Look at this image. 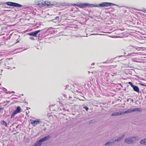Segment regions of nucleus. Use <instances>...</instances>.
I'll return each instance as SVG.
<instances>
[{"label":"nucleus","instance_id":"obj_1","mask_svg":"<svg viewBox=\"0 0 146 146\" xmlns=\"http://www.w3.org/2000/svg\"><path fill=\"white\" fill-rule=\"evenodd\" d=\"M110 6H116L120 7L119 6L117 5L110 2H104L99 3L98 4H93L87 3H84V8H86L87 7L90 8L92 7H108Z\"/></svg>","mask_w":146,"mask_h":146},{"label":"nucleus","instance_id":"obj_2","mask_svg":"<svg viewBox=\"0 0 146 146\" xmlns=\"http://www.w3.org/2000/svg\"><path fill=\"white\" fill-rule=\"evenodd\" d=\"M50 137V135H47L36 142L32 146H40L42 144V142L48 140Z\"/></svg>","mask_w":146,"mask_h":146},{"label":"nucleus","instance_id":"obj_3","mask_svg":"<svg viewBox=\"0 0 146 146\" xmlns=\"http://www.w3.org/2000/svg\"><path fill=\"white\" fill-rule=\"evenodd\" d=\"M3 3L6 4L7 5L9 6L16 7L17 8H20L23 7V5L21 4L12 2L8 1Z\"/></svg>","mask_w":146,"mask_h":146},{"label":"nucleus","instance_id":"obj_4","mask_svg":"<svg viewBox=\"0 0 146 146\" xmlns=\"http://www.w3.org/2000/svg\"><path fill=\"white\" fill-rule=\"evenodd\" d=\"M136 140H138L137 137H133L125 139V141L127 144H130L135 142Z\"/></svg>","mask_w":146,"mask_h":146},{"label":"nucleus","instance_id":"obj_5","mask_svg":"<svg viewBox=\"0 0 146 146\" xmlns=\"http://www.w3.org/2000/svg\"><path fill=\"white\" fill-rule=\"evenodd\" d=\"M43 29L38 30L37 31H35L27 33L28 35L30 36H32L34 37H37V35H38V36H39L40 34L39 33Z\"/></svg>","mask_w":146,"mask_h":146},{"label":"nucleus","instance_id":"obj_6","mask_svg":"<svg viewBox=\"0 0 146 146\" xmlns=\"http://www.w3.org/2000/svg\"><path fill=\"white\" fill-rule=\"evenodd\" d=\"M142 110L140 108H135L134 109L130 108L127 110L125 111L126 113H129L137 111L138 112H141Z\"/></svg>","mask_w":146,"mask_h":146},{"label":"nucleus","instance_id":"obj_7","mask_svg":"<svg viewBox=\"0 0 146 146\" xmlns=\"http://www.w3.org/2000/svg\"><path fill=\"white\" fill-rule=\"evenodd\" d=\"M31 123L34 126L38 125H41V124H42L43 125H44V123L42 122L39 119H37L36 120H31Z\"/></svg>","mask_w":146,"mask_h":146},{"label":"nucleus","instance_id":"obj_8","mask_svg":"<svg viewBox=\"0 0 146 146\" xmlns=\"http://www.w3.org/2000/svg\"><path fill=\"white\" fill-rule=\"evenodd\" d=\"M72 5L75 6H76L78 7L81 8H84V3H76L71 4Z\"/></svg>","mask_w":146,"mask_h":146},{"label":"nucleus","instance_id":"obj_9","mask_svg":"<svg viewBox=\"0 0 146 146\" xmlns=\"http://www.w3.org/2000/svg\"><path fill=\"white\" fill-rule=\"evenodd\" d=\"M125 112H124L123 111H119L118 112H114L113 113L111 114V116H117L119 115H122L123 114H124L125 113Z\"/></svg>","mask_w":146,"mask_h":146},{"label":"nucleus","instance_id":"obj_10","mask_svg":"<svg viewBox=\"0 0 146 146\" xmlns=\"http://www.w3.org/2000/svg\"><path fill=\"white\" fill-rule=\"evenodd\" d=\"M132 88L134 91L139 93V92L141 93V92L139 90V88L137 86L134 85Z\"/></svg>","mask_w":146,"mask_h":146},{"label":"nucleus","instance_id":"obj_11","mask_svg":"<svg viewBox=\"0 0 146 146\" xmlns=\"http://www.w3.org/2000/svg\"><path fill=\"white\" fill-rule=\"evenodd\" d=\"M51 2L48 1H44V3H41V4L42 5H46L48 7H49V6H50V5H52L51 4Z\"/></svg>","mask_w":146,"mask_h":146},{"label":"nucleus","instance_id":"obj_12","mask_svg":"<svg viewBox=\"0 0 146 146\" xmlns=\"http://www.w3.org/2000/svg\"><path fill=\"white\" fill-rule=\"evenodd\" d=\"M19 113L16 110H14L12 113L11 115V118L12 119L13 118H14L15 117V115L17 113Z\"/></svg>","mask_w":146,"mask_h":146},{"label":"nucleus","instance_id":"obj_13","mask_svg":"<svg viewBox=\"0 0 146 146\" xmlns=\"http://www.w3.org/2000/svg\"><path fill=\"white\" fill-rule=\"evenodd\" d=\"M51 4L52 5H50V6H49V7H52L54 6H55L56 7H58V3H56L55 2H51Z\"/></svg>","mask_w":146,"mask_h":146},{"label":"nucleus","instance_id":"obj_14","mask_svg":"<svg viewBox=\"0 0 146 146\" xmlns=\"http://www.w3.org/2000/svg\"><path fill=\"white\" fill-rule=\"evenodd\" d=\"M114 142L111 141H108L104 144L105 146L108 145L109 146H111V145L114 144Z\"/></svg>","mask_w":146,"mask_h":146},{"label":"nucleus","instance_id":"obj_15","mask_svg":"<svg viewBox=\"0 0 146 146\" xmlns=\"http://www.w3.org/2000/svg\"><path fill=\"white\" fill-rule=\"evenodd\" d=\"M95 120L94 119H91L88 121V125H90L91 124H92L94 123H95Z\"/></svg>","mask_w":146,"mask_h":146},{"label":"nucleus","instance_id":"obj_16","mask_svg":"<svg viewBox=\"0 0 146 146\" xmlns=\"http://www.w3.org/2000/svg\"><path fill=\"white\" fill-rule=\"evenodd\" d=\"M140 143L142 144L146 145V139H145L141 140L140 141Z\"/></svg>","mask_w":146,"mask_h":146},{"label":"nucleus","instance_id":"obj_17","mask_svg":"<svg viewBox=\"0 0 146 146\" xmlns=\"http://www.w3.org/2000/svg\"><path fill=\"white\" fill-rule=\"evenodd\" d=\"M17 111L18 113H20L21 111V108L20 106H18L16 108L15 110Z\"/></svg>","mask_w":146,"mask_h":146},{"label":"nucleus","instance_id":"obj_18","mask_svg":"<svg viewBox=\"0 0 146 146\" xmlns=\"http://www.w3.org/2000/svg\"><path fill=\"white\" fill-rule=\"evenodd\" d=\"M1 123L2 125H4L5 127H7V123L5 121H1Z\"/></svg>","mask_w":146,"mask_h":146},{"label":"nucleus","instance_id":"obj_19","mask_svg":"<svg viewBox=\"0 0 146 146\" xmlns=\"http://www.w3.org/2000/svg\"><path fill=\"white\" fill-rule=\"evenodd\" d=\"M60 19L59 17V16H56L55 17H54V19H52V21L53 22H56V21H54L55 20H56L57 21H59Z\"/></svg>","mask_w":146,"mask_h":146},{"label":"nucleus","instance_id":"obj_20","mask_svg":"<svg viewBox=\"0 0 146 146\" xmlns=\"http://www.w3.org/2000/svg\"><path fill=\"white\" fill-rule=\"evenodd\" d=\"M140 48H141L139 47H137V46H135L134 47H133V50H134L135 49L136 50H137V51H139L141 50H140V49H139Z\"/></svg>","mask_w":146,"mask_h":146},{"label":"nucleus","instance_id":"obj_21","mask_svg":"<svg viewBox=\"0 0 146 146\" xmlns=\"http://www.w3.org/2000/svg\"><path fill=\"white\" fill-rule=\"evenodd\" d=\"M83 108L85 109L86 111H88L89 110L88 107L85 105H84L83 106Z\"/></svg>","mask_w":146,"mask_h":146},{"label":"nucleus","instance_id":"obj_22","mask_svg":"<svg viewBox=\"0 0 146 146\" xmlns=\"http://www.w3.org/2000/svg\"><path fill=\"white\" fill-rule=\"evenodd\" d=\"M139 53V52H133L131 53H128V55H127V56L131 55L132 54H137Z\"/></svg>","mask_w":146,"mask_h":146},{"label":"nucleus","instance_id":"obj_23","mask_svg":"<svg viewBox=\"0 0 146 146\" xmlns=\"http://www.w3.org/2000/svg\"><path fill=\"white\" fill-rule=\"evenodd\" d=\"M139 11L144 13H146V9L145 8H143L142 9H140Z\"/></svg>","mask_w":146,"mask_h":146},{"label":"nucleus","instance_id":"obj_24","mask_svg":"<svg viewBox=\"0 0 146 146\" xmlns=\"http://www.w3.org/2000/svg\"><path fill=\"white\" fill-rule=\"evenodd\" d=\"M122 139V138H119L117 139H115L114 140V142H115L116 141H119L121 140Z\"/></svg>","mask_w":146,"mask_h":146},{"label":"nucleus","instance_id":"obj_25","mask_svg":"<svg viewBox=\"0 0 146 146\" xmlns=\"http://www.w3.org/2000/svg\"><path fill=\"white\" fill-rule=\"evenodd\" d=\"M128 83L132 87L134 85L131 82H128Z\"/></svg>","mask_w":146,"mask_h":146},{"label":"nucleus","instance_id":"obj_26","mask_svg":"<svg viewBox=\"0 0 146 146\" xmlns=\"http://www.w3.org/2000/svg\"><path fill=\"white\" fill-rule=\"evenodd\" d=\"M70 87H69V85H67L66 86V88H65V89H68V90H70Z\"/></svg>","mask_w":146,"mask_h":146},{"label":"nucleus","instance_id":"obj_27","mask_svg":"<svg viewBox=\"0 0 146 146\" xmlns=\"http://www.w3.org/2000/svg\"><path fill=\"white\" fill-rule=\"evenodd\" d=\"M29 39L30 40H35V38L33 37V36H31L29 37Z\"/></svg>","mask_w":146,"mask_h":146},{"label":"nucleus","instance_id":"obj_28","mask_svg":"<svg viewBox=\"0 0 146 146\" xmlns=\"http://www.w3.org/2000/svg\"><path fill=\"white\" fill-rule=\"evenodd\" d=\"M139 84L141 86H146V85L145 84H144L143 83H139Z\"/></svg>","mask_w":146,"mask_h":146},{"label":"nucleus","instance_id":"obj_29","mask_svg":"<svg viewBox=\"0 0 146 146\" xmlns=\"http://www.w3.org/2000/svg\"><path fill=\"white\" fill-rule=\"evenodd\" d=\"M5 92L7 94H10L11 93V92L9 91H8L7 90H6V91H5Z\"/></svg>","mask_w":146,"mask_h":146},{"label":"nucleus","instance_id":"obj_30","mask_svg":"<svg viewBox=\"0 0 146 146\" xmlns=\"http://www.w3.org/2000/svg\"><path fill=\"white\" fill-rule=\"evenodd\" d=\"M91 35H102L101 34H97L96 33H93Z\"/></svg>","mask_w":146,"mask_h":146},{"label":"nucleus","instance_id":"obj_31","mask_svg":"<svg viewBox=\"0 0 146 146\" xmlns=\"http://www.w3.org/2000/svg\"><path fill=\"white\" fill-rule=\"evenodd\" d=\"M25 99L24 100V101H23L24 103H26L27 104H28V102H26V101H25Z\"/></svg>","mask_w":146,"mask_h":146},{"label":"nucleus","instance_id":"obj_32","mask_svg":"<svg viewBox=\"0 0 146 146\" xmlns=\"http://www.w3.org/2000/svg\"><path fill=\"white\" fill-rule=\"evenodd\" d=\"M51 16L52 17V18H54V17H55V15H51Z\"/></svg>","mask_w":146,"mask_h":146},{"label":"nucleus","instance_id":"obj_33","mask_svg":"<svg viewBox=\"0 0 146 146\" xmlns=\"http://www.w3.org/2000/svg\"><path fill=\"white\" fill-rule=\"evenodd\" d=\"M125 135H123L121 137H120V138H122V139L124 138V137L125 136Z\"/></svg>","mask_w":146,"mask_h":146},{"label":"nucleus","instance_id":"obj_34","mask_svg":"<svg viewBox=\"0 0 146 146\" xmlns=\"http://www.w3.org/2000/svg\"><path fill=\"white\" fill-rule=\"evenodd\" d=\"M131 101L132 103H133L134 102V100L133 99H131Z\"/></svg>","mask_w":146,"mask_h":146},{"label":"nucleus","instance_id":"obj_35","mask_svg":"<svg viewBox=\"0 0 146 146\" xmlns=\"http://www.w3.org/2000/svg\"><path fill=\"white\" fill-rule=\"evenodd\" d=\"M123 56H124V55H121L119 56H118L119 57H120Z\"/></svg>","mask_w":146,"mask_h":146},{"label":"nucleus","instance_id":"obj_36","mask_svg":"<svg viewBox=\"0 0 146 146\" xmlns=\"http://www.w3.org/2000/svg\"><path fill=\"white\" fill-rule=\"evenodd\" d=\"M63 96L64 97H65V98H67V96H66V95L65 94H64L63 95Z\"/></svg>","mask_w":146,"mask_h":146},{"label":"nucleus","instance_id":"obj_37","mask_svg":"<svg viewBox=\"0 0 146 146\" xmlns=\"http://www.w3.org/2000/svg\"><path fill=\"white\" fill-rule=\"evenodd\" d=\"M3 90H4L5 91H6V90H7L5 88H3Z\"/></svg>","mask_w":146,"mask_h":146},{"label":"nucleus","instance_id":"obj_38","mask_svg":"<svg viewBox=\"0 0 146 146\" xmlns=\"http://www.w3.org/2000/svg\"><path fill=\"white\" fill-rule=\"evenodd\" d=\"M27 108V110H29V109H30L31 108L29 107H26Z\"/></svg>","mask_w":146,"mask_h":146},{"label":"nucleus","instance_id":"obj_39","mask_svg":"<svg viewBox=\"0 0 146 146\" xmlns=\"http://www.w3.org/2000/svg\"><path fill=\"white\" fill-rule=\"evenodd\" d=\"M3 109V108L0 107V111Z\"/></svg>","mask_w":146,"mask_h":146},{"label":"nucleus","instance_id":"obj_40","mask_svg":"<svg viewBox=\"0 0 146 146\" xmlns=\"http://www.w3.org/2000/svg\"><path fill=\"white\" fill-rule=\"evenodd\" d=\"M89 17L92 19H93L94 18V17L92 16H89Z\"/></svg>","mask_w":146,"mask_h":146},{"label":"nucleus","instance_id":"obj_41","mask_svg":"<svg viewBox=\"0 0 146 146\" xmlns=\"http://www.w3.org/2000/svg\"><path fill=\"white\" fill-rule=\"evenodd\" d=\"M36 48L37 49H41V48H39L38 47H36Z\"/></svg>","mask_w":146,"mask_h":146},{"label":"nucleus","instance_id":"obj_42","mask_svg":"<svg viewBox=\"0 0 146 146\" xmlns=\"http://www.w3.org/2000/svg\"><path fill=\"white\" fill-rule=\"evenodd\" d=\"M11 93H13V94L15 93V92H14V91H12V92H11Z\"/></svg>","mask_w":146,"mask_h":146},{"label":"nucleus","instance_id":"obj_43","mask_svg":"<svg viewBox=\"0 0 146 146\" xmlns=\"http://www.w3.org/2000/svg\"><path fill=\"white\" fill-rule=\"evenodd\" d=\"M40 126H44V125H43L42 124H41V125H39Z\"/></svg>","mask_w":146,"mask_h":146},{"label":"nucleus","instance_id":"obj_44","mask_svg":"<svg viewBox=\"0 0 146 146\" xmlns=\"http://www.w3.org/2000/svg\"><path fill=\"white\" fill-rule=\"evenodd\" d=\"M108 61H106L105 62H104V63H108Z\"/></svg>","mask_w":146,"mask_h":146},{"label":"nucleus","instance_id":"obj_45","mask_svg":"<svg viewBox=\"0 0 146 146\" xmlns=\"http://www.w3.org/2000/svg\"><path fill=\"white\" fill-rule=\"evenodd\" d=\"M94 64H95V63H92L91 64V65H94Z\"/></svg>","mask_w":146,"mask_h":146},{"label":"nucleus","instance_id":"obj_46","mask_svg":"<svg viewBox=\"0 0 146 146\" xmlns=\"http://www.w3.org/2000/svg\"><path fill=\"white\" fill-rule=\"evenodd\" d=\"M26 115H28V113H27V112H26Z\"/></svg>","mask_w":146,"mask_h":146},{"label":"nucleus","instance_id":"obj_47","mask_svg":"<svg viewBox=\"0 0 146 146\" xmlns=\"http://www.w3.org/2000/svg\"><path fill=\"white\" fill-rule=\"evenodd\" d=\"M37 5H40V3H38L37 4Z\"/></svg>","mask_w":146,"mask_h":146},{"label":"nucleus","instance_id":"obj_48","mask_svg":"<svg viewBox=\"0 0 146 146\" xmlns=\"http://www.w3.org/2000/svg\"><path fill=\"white\" fill-rule=\"evenodd\" d=\"M19 42V41H17L16 42H15V43H18V42Z\"/></svg>","mask_w":146,"mask_h":146},{"label":"nucleus","instance_id":"obj_49","mask_svg":"<svg viewBox=\"0 0 146 146\" xmlns=\"http://www.w3.org/2000/svg\"><path fill=\"white\" fill-rule=\"evenodd\" d=\"M11 35V34H10L9 36V38H10V35Z\"/></svg>","mask_w":146,"mask_h":146},{"label":"nucleus","instance_id":"obj_50","mask_svg":"<svg viewBox=\"0 0 146 146\" xmlns=\"http://www.w3.org/2000/svg\"><path fill=\"white\" fill-rule=\"evenodd\" d=\"M129 100V99H127V101H128Z\"/></svg>","mask_w":146,"mask_h":146},{"label":"nucleus","instance_id":"obj_51","mask_svg":"<svg viewBox=\"0 0 146 146\" xmlns=\"http://www.w3.org/2000/svg\"><path fill=\"white\" fill-rule=\"evenodd\" d=\"M46 130V129H45H45H44V131H45Z\"/></svg>","mask_w":146,"mask_h":146},{"label":"nucleus","instance_id":"obj_52","mask_svg":"<svg viewBox=\"0 0 146 146\" xmlns=\"http://www.w3.org/2000/svg\"><path fill=\"white\" fill-rule=\"evenodd\" d=\"M21 95H22V96H23V94H21Z\"/></svg>","mask_w":146,"mask_h":146},{"label":"nucleus","instance_id":"obj_53","mask_svg":"<svg viewBox=\"0 0 146 146\" xmlns=\"http://www.w3.org/2000/svg\"><path fill=\"white\" fill-rule=\"evenodd\" d=\"M145 99H146V96H145Z\"/></svg>","mask_w":146,"mask_h":146},{"label":"nucleus","instance_id":"obj_54","mask_svg":"<svg viewBox=\"0 0 146 146\" xmlns=\"http://www.w3.org/2000/svg\"><path fill=\"white\" fill-rule=\"evenodd\" d=\"M69 98H71L72 97H70V96H69Z\"/></svg>","mask_w":146,"mask_h":146},{"label":"nucleus","instance_id":"obj_55","mask_svg":"<svg viewBox=\"0 0 146 146\" xmlns=\"http://www.w3.org/2000/svg\"><path fill=\"white\" fill-rule=\"evenodd\" d=\"M119 84L121 85V84Z\"/></svg>","mask_w":146,"mask_h":146},{"label":"nucleus","instance_id":"obj_56","mask_svg":"<svg viewBox=\"0 0 146 146\" xmlns=\"http://www.w3.org/2000/svg\"><path fill=\"white\" fill-rule=\"evenodd\" d=\"M28 112L29 113L30 111H28Z\"/></svg>","mask_w":146,"mask_h":146},{"label":"nucleus","instance_id":"obj_57","mask_svg":"<svg viewBox=\"0 0 146 146\" xmlns=\"http://www.w3.org/2000/svg\"><path fill=\"white\" fill-rule=\"evenodd\" d=\"M112 75V76H114V75Z\"/></svg>","mask_w":146,"mask_h":146},{"label":"nucleus","instance_id":"obj_58","mask_svg":"<svg viewBox=\"0 0 146 146\" xmlns=\"http://www.w3.org/2000/svg\"><path fill=\"white\" fill-rule=\"evenodd\" d=\"M126 90V88H125V89H124V90Z\"/></svg>","mask_w":146,"mask_h":146},{"label":"nucleus","instance_id":"obj_59","mask_svg":"<svg viewBox=\"0 0 146 146\" xmlns=\"http://www.w3.org/2000/svg\"><path fill=\"white\" fill-rule=\"evenodd\" d=\"M20 96H19V98H20Z\"/></svg>","mask_w":146,"mask_h":146},{"label":"nucleus","instance_id":"obj_60","mask_svg":"<svg viewBox=\"0 0 146 146\" xmlns=\"http://www.w3.org/2000/svg\"><path fill=\"white\" fill-rule=\"evenodd\" d=\"M1 26V25L0 24V26Z\"/></svg>","mask_w":146,"mask_h":146}]
</instances>
